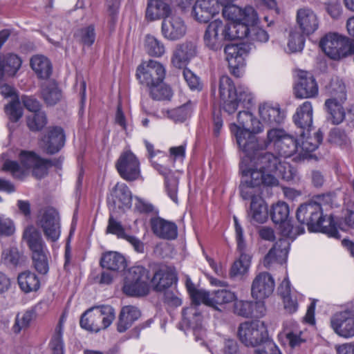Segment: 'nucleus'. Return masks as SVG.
<instances>
[{
  "label": "nucleus",
  "instance_id": "nucleus-1",
  "mask_svg": "<svg viewBox=\"0 0 354 354\" xmlns=\"http://www.w3.org/2000/svg\"><path fill=\"white\" fill-rule=\"evenodd\" d=\"M290 209L288 205L283 201H278L273 204L270 210L272 221L279 224V230L283 238L279 239L270 250L263 259V265L270 268L275 264L283 266L286 263L289 252L290 242L293 241L298 235L305 232L303 225L294 227L288 219Z\"/></svg>",
  "mask_w": 354,
  "mask_h": 354
},
{
  "label": "nucleus",
  "instance_id": "nucleus-2",
  "mask_svg": "<svg viewBox=\"0 0 354 354\" xmlns=\"http://www.w3.org/2000/svg\"><path fill=\"white\" fill-rule=\"evenodd\" d=\"M194 305L184 308L183 310V322L188 325L193 331V335L196 342L201 341L203 344V337L206 335V331L202 326V315L198 310V306L201 304L211 306L212 292L205 290H198L192 292L189 295Z\"/></svg>",
  "mask_w": 354,
  "mask_h": 354
},
{
  "label": "nucleus",
  "instance_id": "nucleus-3",
  "mask_svg": "<svg viewBox=\"0 0 354 354\" xmlns=\"http://www.w3.org/2000/svg\"><path fill=\"white\" fill-rule=\"evenodd\" d=\"M297 218L301 225H306L310 232L328 233L330 235L337 234L334 228L324 225V222L330 223V221L323 219L322 205L316 201H309L301 205L297 211Z\"/></svg>",
  "mask_w": 354,
  "mask_h": 354
},
{
  "label": "nucleus",
  "instance_id": "nucleus-4",
  "mask_svg": "<svg viewBox=\"0 0 354 354\" xmlns=\"http://www.w3.org/2000/svg\"><path fill=\"white\" fill-rule=\"evenodd\" d=\"M23 239L32 252L35 269L40 274H46L49 271V252L41 233L33 225H29L24 231Z\"/></svg>",
  "mask_w": 354,
  "mask_h": 354
},
{
  "label": "nucleus",
  "instance_id": "nucleus-5",
  "mask_svg": "<svg viewBox=\"0 0 354 354\" xmlns=\"http://www.w3.org/2000/svg\"><path fill=\"white\" fill-rule=\"evenodd\" d=\"M323 52L330 59L339 60L354 53V44L335 32L326 34L319 41Z\"/></svg>",
  "mask_w": 354,
  "mask_h": 354
},
{
  "label": "nucleus",
  "instance_id": "nucleus-6",
  "mask_svg": "<svg viewBox=\"0 0 354 354\" xmlns=\"http://www.w3.org/2000/svg\"><path fill=\"white\" fill-rule=\"evenodd\" d=\"M239 170L242 175V180L250 185L260 186L268 190L269 188L276 187L279 185V180L270 174H265L255 160L250 158H242L239 165Z\"/></svg>",
  "mask_w": 354,
  "mask_h": 354
},
{
  "label": "nucleus",
  "instance_id": "nucleus-7",
  "mask_svg": "<svg viewBox=\"0 0 354 354\" xmlns=\"http://www.w3.org/2000/svg\"><path fill=\"white\" fill-rule=\"evenodd\" d=\"M150 283L149 271L143 266H136L129 269L122 290L129 296H145L149 292Z\"/></svg>",
  "mask_w": 354,
  "mask_h": 354
},
{
  "label": "nucleus",
  "instance_id": "nucleus-8",
  "mask_svg": "<svg viewBox=\"0 0 354 354\" xmlns=\"http://www.w3.org/2000/svg\"><path fill=\"white\" fill-rule=\"evenodd\" d=\"M256 164L265 174H270L276 178H281L286 180H292L295 170L290 165L282 161L279 157L269 152H262L256 159Z\"/></svg>",
  "mask_w": 354,
  "mask_h": 354
},
{
  "label": "nucleus",
  "instance_id": "nucleus-9",
  "mask_svg": "<svg viewBox=\"0 0 354 354\" xmlns=\"http://www.w3.org/2000/svg\"><path fill=\"white\" fill-rule=\"evenodd\" d=\"M239 340L246 346H257L268 342V330L264 322L246 321L241 323L237 331Z\"/></svg>",
  "mask_w": 354,
  "mask_h": 354
},
{
  "label": "nucleus",
  "instance_id": "nucleus-10",
  "mask_svg": "<svg viewBox=\"0 0 354 354\" xmlns=\"http://www.w3.org/2000/svg\"><path fill=\"white\" fill-rule=\"evenodd\" d=\"M37 225L42 230L48 241L56 242L61 235V218L54 207L41 209L37 218Z\"/></svg>",
  "mask_w": 354,
  "mask_h": 354
},
{
  "label": "nucleus",
  "instance_id": "nucleus-11",
  "mask_svg": "<svg viewBox=\"0 0 354 354\" xmlns=\"http://www.w3.org/2000/svg\"><path fill=\"white\" fill-rule=\"evenodd\" d=\"M330 327L338 336L349 339L354 337V306L348 305L333 313Z\"/></svg>",
  "mask_w": 354,
  "mask_h": 354
},
{
  "label": "nucleus",
  "instance_id": "nucleus-12",
  "mask_svg": "<svg viewBox=\"0 0 354 354\" xmlns=\"http://www.w3.org/2000/svg\"><path fill=\"white\" fill-rule=\"evenodd\" d=\"M41 157L34 151L21 150L19 154L21 165L15 160H6L2 166V170L9 172L17 180H23Z\"/></svg>",
  "mask_w": 354,
  "mask_h": 354
},
{
  "label": "nucleus",
  "instance_id": "nucleus-13",
  "mask_svg": "<svg viewBox=\"0 0 354 354\" xmlns=\"http://www.w3.org/2000/svg\"><path fill=\"white\" fill-rule=\"evenodd\" d=\"M230 131L235 136L239 147L244 153L242 158H248L251 160H256L257 156L263 152V148L258 143L257 136L249 129L241 130L234 123L230 125Z\"/></svg>",
  "mask_w": 354,
  "mask_h": 354
},
{
  "label": "nucleus",
  "instance_id": "nucleus-14",
  "mask_svg": "<svg viewBox=\"0 0 354 354\" xmlns=\"http://www.w3.org/2000/svg\"><path fill=\"white\" fill-rule=\"evenodd\" d=\"M166 69L160 62L149 59L143 61L136 68V77L140 84L147 88L164 81Z\"/></svg>",
  "mask_w": 354,
  "mask_h": 354
},
{
  "label": "nucleus",
  "instance_id": "nucleus-15",
  "mask_svg": "<svg viewBox=\"0 0 354 354\" xmlns=\"http://www.w3.org/2000/svg\"><path fill=\"white\" fill-rule=\"evenodd\" d=\"M228 30L227 24L222 20L216 19L211 21L204 32L205 46L213 51L221 50L224 46V42L229 41L228 36L226 35Z\"/></svg>",
  "mask_w": 354,
  "mask_h": 354
},
{
  "label": "nucleus",
  "instance_id": "nucleus-16",
  "mask_svg": "<svg viewBox=\"0 0 354 354\" xmlns=\"http://www.w3.org/2000/svg\"><path fill=\"white\" fill-rule=\"evenodd\" d=\"M115 168L124 180L132 182L142 178L140 162L131 151L122 152L115 162Z\"/></svg>",
  "mask_w": 354,
  "mask_h": 354
},
{
  "label": "nucleus",
  "instance_id": "nucleus-17",
  "mask_svg": "<svg viewBox=\"0 0 354 354\" xmlns=\"http://www.w3.org/2000/svg\"><path fill=\"white\" fill-rule=\"evenodd\" d=\"M234 221L237 248L240 252V257L233 263L230 274L232 277H236L243 276L248 272L251 264V256L244 252L245 243L243 239V231L236 216H234Z\"/></svg>",
  "mask_w": 354,
  "mask_h": 354
},
{
  "label": "nucleus",
  "instance_id": "nucleus-18",
  "mask_svg": "<svg viewBox=\"0 0 354 354\" xmlns=\"http://www.w3.org/2000/svg\"><path fill=\"white\" fill-rule=\"evenodd\" d=\"M293 122L297 128L296 136L308 135L313 129V108L312 103L306 101L297 107L292 116Z\"/></svg>",
  "mask_w": 354,
  "mask_h": 354
},
{
  "label": "nucleus",
  "instance_id": "nucleus-19",
  "mask_svg": "<svg viewBox=\"0 0 354 354\" xmlns=\"http://www.w3.org/2000/svg\"><path fill=\"white\" fill-rule=\"evenodd\" d=\"M296 24L303 35H310L319 27L320 19L310 8L304 6L299 8L296 13Z\"/></svg>",
  "mask_w": 354,
  "mask_h": 354
},
{
  "label": "nucleus",
  "instance_id": "nucleus-20",
  "mask_svg": "<svg viewBox=\"0 0 354 354\" xmlns=\"http://www.w3.org/2000/svg\"><path fill=\"white\" fill-rule=\"evenodd\" d=\"M187 26L178 15H171L162 20L161 24L162 36L168 41H177L186 34Z\"/></svg>",
  "mask_w": 354,
  "mask_h": 354
},
{
  "label": "nucleus",
  "instance_id": "nucleus-21",
  "mask_svg": "<svg viewBox=\"0 0 354 354\" xmlns=\"http://www.w3.org/2000/svg\"><path fill=\"white\" fill-rule=\"evenodd\" d=\"M274 287L275 282L272 276L266 272H260L252 281L251 295L254 299L262 301L272 295Z\"/></svg>",
  "mask_w": 354,
  "mask_h": 354
},
{
  "label": "nucleus",
  "instance_id": "nucleus-22",
  "mask_svg": "<svg viewBox=\"0 0 354 354\" xmlns=\"http://www.w3.org/2000/svg\"><path fill=\"white\" fill-rule=\"evenodd\" d=\"M306 328L295 320H286L283 323L282 332L279 335V338L288 344L291 348L299 346L306 341Z\"/></svg>",
  "mask_w": 354,
  "mask_h": 354
},
{
  "label": "nucleus",
  "instance_id": "nucleus-23",
  "mask_svg": "<svg viewBox=\"0 0 354 354\" xmlns=\"http://www.w3.org/2000/svg\"><path fill=\"white\" fill-rule=\"evenodd\" d=\"M266 308L263 301H252L237 299L234 302L233 312L236 315L248 318H261L266 314Z\"/></svg>",
  "mask_w": 354,
  "mask_h": 354
},
{
  "label": "nucleus",
  "instance_id": "nucleus-24",
  "mask_svg": "<svg viewBox=\"0 0 354 354\" xmlns=\"http://www.w3.org/2000/svg\"><path fill=\"white\" fill-rule=\"evenodd\" d=\"M223 16L233 23L241 21H259L257 12L252 6H246L244 8H241L236 5L230 3L223 6Z\"/></svg>",
  "mask_w": 354,
  "mask_h": 354
},
{
  "label": "nucleus",
  "instance_id": "nucleus-25",
  "mask_svg": "<svg viewBox=\"0 0 354 354\" xmlns=\"http://www.w3.org/2000/svg\"><path fill=\"white\" fill-rule=\"evenodd\" d=\"M294 91L297 98L314 97L318 94V85L310 73L302 71L299 75L298 81L294 87Z\"/></svg>",
  "mask_w": 354,
  "mask_h": 354
},
{
  "label": "nucleus",
  "instance_id": "nucleus-26",
  "mask_svg": "<svg viewBox=\"0 0 354 354\" xmlns=\"http://www.w3.org/2000/svg\"><path fill=\"white\" fill-rule=\"evenodd\" d=\"M216 0H197L192 7V15L198 22L207 23L219 12Z\"/></svg>",
  "mask_w": 354,
  "mask_h": 354
},
{
  "label": "nucleus",
  "instance_id": "nucleus-27",
  "mask_svg": "<svg viewBox=\"0 0 354 354\" xmlns=\"http://www.w3.org/2000/svg\"><path fill=\"white\" fill-rule=\"evenodd\" d=\"M171 0H149L145 12V18L149 21L165 18L172 15Z\"/></svg>",
  "mask_w": 354,
  "mask_h": 354
},
{
  "label": "nucleus",
  "instance_id": "nucleus-28",
  "mask_svg": "<svg viewBox=\"0 0 354 354\" xmlns=\"http://www.w3.org/2000/svg\"><path fill=\"white\" fill-rule=\"evenodd\" d=\"M44 147L47 153L55 154L64 145L65 134L60 127H53L48 129V135L42 138Z\"/></svg>",
  "mask_w": 354,
  "mask_h": 354
},
{
  "label": "nucleus",
  "instance_id": "nucleus-29",
  "mask_svg": "<svg viewBox=\"0 0 354 354\" xmlns=\"http://www.w3.org/2000/svg\"><path fill=\"white\" fill-rule=\"evenodd\" d=\"M196 46L192 42H185L176 46L171 57L172 64L182 68L196 55Z\"/></svg>",
  "mask_w": 354,
  "mask_h": 354
},
{
  "label": "nucleus",
  "instance_id": "nucleus-30",
  "mask_svg": "<svg viewBox=\"0 0 354 354\" xmlns=\"http://www.w3.org/2000/svg\"><path fill=\"white\" fill-rule=\"evenodd\" d=\"M176 280V274L174 269L162 267L155 272L151 279V283L157 291H163L171 288Z\"/></svg>",
  "mask_w": 354,
  "mask_h": 354
},
{
  "label": "nucleus",
  "instance_id": "nucleus-31",
  "mask_svg": "<svg viewBox=\"0 0 354 354\" xmlns=\"http://www.w3.org/2000/svg\"><path fill=\"white\" fill-rule=\"evenodd\" d=\"M151 227L153 233L161 239L172 240L178 236L177 225L162 218L152 219Z\"/></svg>",
  "mask_w": 354,
  "mask_h": 354
},
{
  "label": "nucleus",
  "instance_id": "nucleus-32",
  "mask_svg": "<svg viewBox=\"0 0 354 354\" xmlns=\"http://www.w3.org/2000/svg\"><path fill=\"white\" fill-rule=\"evenodd\" d=\"M342 102L325 100L324 109L326 113V120L333 125L342 124L346 118V111Z\"/></svg>",
  "mask_w": 354,
  "mask_h": 354
},
{
  "label": "nucleus",
  "instance_id": "nucleus-33",
  "mask_svg": "<svg viewBox=\"0 0 354 354\" xmlns=\"http://www.w3.org/2000/svg\"><path fill=\"white\" fill-rule=\"evenodd\" d=\"M224 52L229 67L243 66L245 57L248 53V46L245 44H227L225 46Z\"/></svg>",
  "mask_w": 354,
  "mask_h": 354
},
{
  "label": "nucleus",
  "instance_id": "nucleus-34",
  "mask_svg": "<svg viewBox=\"0 0 354 354\" xmlns=\"http://www.w3.org/2000/svg\"><path fill=\"white\" fill-rule=\"evenodd\" d=\"M259 113L262 120L270 126L281 124L285 117L279 105L272 106L269 103L260 105Z\"/></svg>",
  "mask_w": 354,
  "mask_h": 354
},
{
  "label": "nucleus",
  "instance_id": "nucleus-35",
  "mask_svg": "<svg viewBox=\"0 0 354 354\" xmlns=\"http://www.w3.org/2000/svg\"><path fill=\"white\" fill-rule=\"evenodd\" d=\"M151 165L160 175L165 177L167 196L170 199H177L178 181L173 176L172 171L169 168L154 161L151 162Z\"/></svg>",
  "mask_w": 354,
  "mask_h": 354
},
{
  "label": "nucleus",
  "instance_id": "nucleus-36",
  "mask_svg": "<svg viewBox=\"0 0 354 354\" xmlns=\"http://www.w3.org/2000/svg\"><path fill=\"white\" fill-rule=\"evenodd\" d=\"M205 337V335L203 337V339ZM221 342L219 338H216L215 340H211L209 343L205 344L203 339V344H202V345L206 346L211 354H241L239 346L235 339H225L223 343V348L218 350V344L221 343ZM198 342L201 345V341H198Z\"/></svg>",
  "mask_w": 354,
  "mask_h": 354
},
{
  "label": "nucleus",
  "instance_id": "nucleus-37",
  "mask_svg": "<svg viewBox=\"0 0 354 354\" xmlns=\"http://www.w3.org/2000/svg\"><path fill=\"white\" fill-rule=\"evenodd\" d=\"M140 316V311L136 306H126L122 307L119 316L118 330L120 333L126 331Z\"/></svg>",
  "mask_w": 354,
  "mask_h": 354
},
{
  "label": "nucleus",
  "instance_id": "nucleus-38",
  "mask_svg": "<svg viewBox=\"0 0 354 354\" xmlns=\"http://www.w3.org/2000/svg\"><path fill=\"white\" fill-rule=\"evenodd\" d=\"M100 266L110 270H123L127 267L124 257L116 252H108L104 254L100 259Z\"/></svg>",
  "mask_w": 354,
  "mask_h": 354
},
{
  "label": "nucleus",
  "instance_id": "nucleus-39",
  "mask_svg": "<svg viewBox=\"0 0 354 354\" xmlns=\"http://www.w3.org/2000/svg\"><path fill=\"white\" fill-rule=\"evenodd\" d=\"M257 22L241 21L232 24H227L229 30L226 35L228 36V40L248 39L252 25L257 24Z\"/></svg>",
  "mask_w": 354,
  "mask_h": 354
},
{
  "label": "nucleus",
  "instance_id": "nucleus-40",
  "mask_svg": "<svg viewBox=\"0 0 354 354\" xmlns=\"http://www.w3.org/2000/svg\"><path fill=\"white\" fill-rule=\"evenodd\" d=\"M93 316L100 322V328H108L115 318V310L111 306L102 305L91 308Z\"/></svg>",
  "mask_w": 354,
  "mask_h": 354
},
{
  "label": "nucleus",
  "instance_id": "nucleus-41",
  "mask_svg": "<svg viewBox=\"0 0 354 354\" xmlns=\"http://www.w3.org/2000/svg\"><path fill=\"white\" fill-rule=\"evenodd\" d=\"M329 98L326 100L345 103L347 100V91L342 80L336 77L333 79L327 88Z\"/></svg>",
  "mask_w": 354,
  "mask_h": 354
},
{
  "label": "nucleus",
  "instance_id": "nucleus-42",
  "mask_svg": "<svg viewBox=\"0 0 354 354\" xmlns=\"http://www.w3.org/2000/svg\"><path fill=\"white\" fill-rule=\"evenodd\" d=\"M236 297L235 292L225 288L214 290L212 292L211 307L221 311L225 304L234 301Z\"/></svg>",
  "mask_w": 354,
  "mask_h": 354
},
{
  "label": "nucleus",
  "instance_id": "nucleus-43",
  "mask_svg": "<svg viewBox=\"0 0 354 354\" xmlns=\"http://www.w3.org/2000/svg\"><path fill=\"white\" fill-rule=\"evenodd\" d=\"M248 216L254 222H266L268 218V205L266 201H251Z\"/></svg>",
  "mask_w": 354,
  "mask_h": 354
},
{
  "label": "nucleus",
  "instance_id": "nucleus-44",
  "mask_svg": "<svg viewBox=\"0 0 354 354\" xmlns=\"http://www.w3.org/2000/svg\"><path fill=\"white\" fill-rule=\"evenodd\" d=\"M298 141H299V149L301 151L310 153L315 151L319 145L322 143L324 138L323 133L320 129L314 133L313 136H310V132L308 135L297 136Z\"/></svg>",
  "mask_w": 354,
  "mask_h": 354
},
{
  "label": "nucleus",
  "instance_id": "nucleus-45",
  "mask_svg": "<svg viewBox=\"0 0 354 354\" xmlns=\"http://www.w3.org/2000/svg\"><path fill=\"white\" fill-rule=\"evenodd\" d=\"M17 280L21 290L26 293L35 292L40 287L38 277L30 271H25L19 274Z\"/></svg>",
  "mask_w": 354,
  "mask_h": 354
},
{
  "label": "nucleus",
  "instance_id": "nucleus-46",
  "mask_svg": "<svg viewBox=\"0 0 354 354\" xmlns=\"http://www.w3.org/2000/svg\"><path fill=\"white\" fill-rule=\"evenodd\" d=\"M299 141L298 137L295 138L293 136L287 134L281 140L280 142H277V146L275 148L279 154L284 158L290 157L295 153L299 149Z\"/></svg>",
  "mask_w": 354,
  "mask_h": 354
},
{
  "label": "nucleus",
  "instance_id": "nucleus-47",
  "mask_svg": "<svg viewBox=\"0 0 354 354\" xmlns=\"http://www.w3.org/2000/svg\"><path fill=\"white\" fill-rule=\"evenodd\" d=\"M30 66L39 78H48L52 73V66L47 57L35 55L30 59Z\"/></svg>",
  "mask_w": 354,
  "mask_h": 354
},
{
  "label": "nucleus",
  "instance_id": "nucleus-48",
  "mask_svg": "<svg viewBox=\"0 0 354 354\" xmlns=\"http://www.w3.org/2000/svg\"><path fill=\"white\" fill-rule=\"evenodd\" d=\"M144 49L149 56L154 57H160L165 53L164 44L151 35H147L145 37Z\"/></svg>",
  "mask_w": 354,
  "mask_h": 354
},
{
  "label": "nucleus",
  "instance_id": "nucleus-49",
  "mask_svg": "<svg viewBox=\"0 0 354 354\" xmlns=\"http://www.w3.org/2000/svg\"><path fill=\"white\" fill-rule=\"evenodd\" d=\"M41 95L48 106L55 105L62 97V91L55 82L45 84L42 88Z\"/></svg>",
  "mask_w": 354,
  "mask_h": 354
},
{
  "label": "nucleus",
  "instance_id": "nucleus-50",
  "mask_svg": "<svg viewBox=\"0 0 354 354\" xmlns=\"http://www.w3.org/2000/svg\"><path fill=\"white\" fill-rule=\"evenodd\" d=\"M150 97L157 101L169 100L172 97V91L164 81L156 83L147 88Z\"/></svg>",
  "mask_w": 354,
  "mask_h": 354
},
{
  "label": "nucleus",
  "instance_id": "nucleus-51",
  "mask_svg": "<svg viewBox=\"0 0 354 354\" xmlns=\"http://www.w3.org/2000/svg\"><path fill=\"white\" fill-rule=\"evenodd\" d=\"M194 106V104L189 101L182 106L168 111V117L176 122H183L191 116Z\"/></svg>",
  "mask_w": 354,
  "mask_h": 354
},
{
  "label": "nucleus",
  "instance_id": "nucleus-52",
  "mask_svg": "<svg viewBox=\"0 0 354 354\" xmlns=\"http://www.w3.org/2000/svg\"><path fill=\"white\" fill-rule=\"evenodd\" d=\"M239 190L242 199H263V196H261L263 191L260 186L250 185L249 183L241 180Z\"/></svg>",
  "mask_w": 354,
  "mask_h": 354
},
{
  "label": "nucleus",
  "instance_id": "nucleus-53",
  "mask_svg": "<svg viewBox=\"0 0 354 354\" xmlns=\"http://www.w3.org/2000/svg\"><path fill=\"white\" fill-rule=\"evenodd\" d=\"M47 117L44 111H39L26 118L27 126L31 131H40L47 124Z\"/></svg>",
  "mask_w": 354,
  "mask_h": 354
},
{
  "label": "nucleus",
  "instance_id": "nucleus-54",
  "mask_svg": "<svg viewBox=\"0 0 354 354\" xmlns=\"http://www.w3.org/2000/svg\"><path fill=\"white\" fill-rule=\"evenodd\" d=\"M4 110L10 121L12 122H17L23 115V109L19 98L17 96L5 106Z\"/></svg>",
  "mask_w": 354,
  "mask_h": 354
},
{
  "label": "nucleus",
  "instance_id": "nucleus-55",
  "mask_svg": "<svg viewBox=\"0 0 354 354\" xmlns=\"http://www.w3.org/2000/svg\"><path fill=\"white\" fill-rule=\"evenodd\" d=\"M235 86L227 75H223L219 81V93L221 100L236 97Z\"/></svg>",
  "mask_w": 354,
  "mask_h": 354
},
{
  "label": "nucleus",
  "instance_id": "nucleus-56",
  "mask_svg": "<svg viewBox=\"0 0 354 354\" xmlns=\"http://www.w3.org/2000/svg\"><path fill=\"white\" fill-rule=\"evenodd\" d=\"M74 37L85 46H91L95 40V28L93 25L79 29Z\"/></svg>",
  "mask_w": 354,
  "mask_h": 354
},
{
  "label": "nucleus",
  "instance_id": "nucleus-57",
  "mask_svg": "<svg viewBox=\"0 0 354 354\" xmlns=\"http://www.w3.org/2000/svg\"><path fill=\"white\" fill-rule=\"evenodd\" d=\"M34 313L31 310H27L23 313H19L16 316L15 324L12 326V330L15 333H19L21 330L29 327Z\"/></svg>",
  "mask_w": 354,
  "mask_h": 354
},
{
  "label": "nucleus",
  "instance_id": "nucleus-58",
  "mask_svg": "<svg viewBox=\"0 0 354 354\" xmlns=\"http://www.w3.org/2000/svg\"><path fill=\"white\" fill-rule=\"evenodd\" d=\"M80 324L82 328L87 330L97 332L101 329L100 322L93 316L91 308L82 315Z\"/></svg>",
  "mask_w": 354,
  "mask_h": 354
},
{
  "label": "nucleus",
  "instance_id": "nucleus-59",
  "mask_svg": "<svg viewBox=\"0 0 354 354\" xmlns=\"http://www.w3.org/2000/svg\"><path fill=\"white\" fill-rule=\"evenodd\" d=\"M304 35L300 32L292 31L289 35L288 47L292 53L301 51L304 47Z\"/></svg>",
  "mask_w": 354,
  "mask_h": 354
},
{
  "label": "nucleus",
  "instance_id": "nucleus-60",
  "mask_svg": "<svg viewBox=\"0 0 354 354\" xmlns=\"http://www.w3.org/2000/svg\"><path fill=\"white\" fill-rule=\"evenodd\" d=\"M328 141L338 145H346L350 142L348 136L344 129L339 127L333 128L328 134Z\"/></svg>",
  "mask_w": 354,
  "mask_h": 354
},
{
  "label": "nucleus",
  "instance_id": "nucleus-61",
  "mask_svg": "<svg viewBox=\"0 0 354 354\" xmlns=\"http://www.w3.org/2000/svg\"><path fill=\"white\" fill-rule=\"evenodd\" d=\"M20 254L15 245L4 248L2 252L1 261L7 265L17 266L19 261Z\"/></svg>",
  "mask_w": 354,
  "mask_h": 354
},
{
  "label": "nucleus",
  "instance_id": "nucleus-62",
  "mask_svg": "<svg viewBox=\"0 0 354 354\" xmlns=\"http://www.w3.org/2000/svg\"><path fill=\"white\" fill-rule=\"evenodd\" d=\"M49 346L53 354H64V345L62 338V326L60 324L55 335L52 337Z\"/></svg>",
  "mask_w": 354,
  "mask_h": 354
},
{
  "label": "nucleus",
  "instance_id": "nucleus-63",
  "mask_svg": "<svg viewBox=\"0 0 354 354\" xmlns=\"http://www.w3.org/2000/svg\"><path fill=\"white\" fill-rule=\"evenodd\" d=\"M106 233L114 234L117 236L118 238L122 239H124V238L128 235L126 234L124 228L122 225L121 223L116 221L111 214L109 218Z\"/></svg>",
  "mask_w": 354,
  "mask_h": 354
},
{
  "label": "nucleus",
  "instance_id": "nucleus-64",
  "mask_svg": "<svg viewBox=\"0 0 354 354\" xmlns=\"http://www.w3.org/2000/svg\"><path fill=\"white\" fill-rule=\"evenodd\" d=\"M50 169V162L48 159L40 158L37 162L31 169L32 175L37 179L45 178Z\"/></svg>",
  "mask_w": 354,
  "mask_h": 354
}]
</instances>
